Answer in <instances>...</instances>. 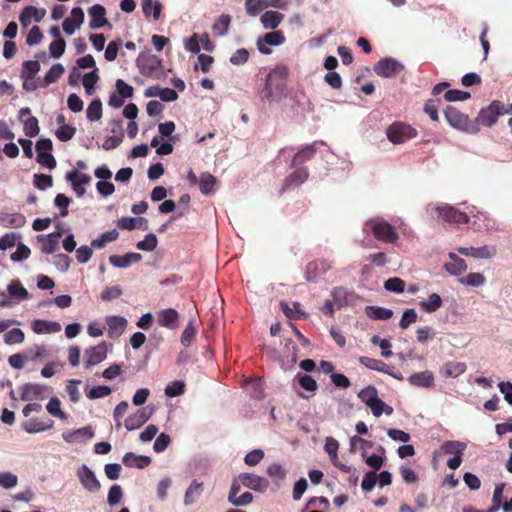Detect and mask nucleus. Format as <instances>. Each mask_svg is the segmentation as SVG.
<instances>
[{"label":"nucleus","instance_id":"nucleus-63","mask_svg":"<svg viewBox=\"0 0 512 512\" xmlns=\"http://www.w3.org/2000/svg\"><path fill=\"white\" fill-rule=\"evenodd\" d=\"M195 335H196V328L193 324V321H190L185 329L183 330L182 332V335H181V343L183 346L185 347H188L192 341L194 340L195 338Z\"/></svg>","mask_w":512,"mask_h":512},{"label":"nucleus","instance_id":"nucleus-62","mask_svg":"<svg viewBox=\"0 0 512 512\" xmlns=\"http://www.w3.org/2000/svg\"><path fill=\"white\" fill-rule=\"evenodd\" d=\"M280 306H281L283 313L289 319H299L303 315L301 313L300 304L298 302L293 303V308H291L287 302H281Z\"/></svg>","mask_w":512,"mask_h":512},{"label":"nucleus","instance_id":"nucleus-12","mask_svg":"<svg viewBox=\"0 0 512 512\" xmlns=\"http://www.w3.org/2000/svg\"><path fill=\"white\" fill-rule=\"evenodd\" d=\"M439 217L451 224H467L469 222V217L465 212H461L456 210L452 206H443L438 209Z\"/></svg>","mask_w":512,"mask_h":512},{"label":"nucleus","instance_id":"nucleus-40","mask_svg":"<svg viewBox=\"0 0 512 512\" xmlns=\"http://www.w3.org/2000/svg\"><path fill=\"white\" fill-rule=\"evenodd\" d=\"M216 183H217L216 177H214L210 173H203L200 176L198 184H199L200 191L202 192V194L210 195L211 193H213V188L216 185Z\"/></svg>","mask_w":512,"mask_h":512},{"label":"nucleus","instance_id":"nucleus-21","mask_svg":"<svg viewBox=\"0 0 512 512\" xmlns=\"http://www.w3.org/2000/svg\"><path fill=\"white\" fill-rule=\"evenodd\" d=\"M108 325V336L110 338L119 337L127 326V320L122 316H109L106 319Z\"/></svg>","mask_w":512,"mask_h":512},{"label":"nucleus","instance_id":"nucleus-55","mask_svg":"<svg viewBox=\"0 0 512 512\" xmlns=\"http://www.w3.org/2000/svg\"><path fill=\"white\" fill-rule=\"evenodd\" d=\"M138 223H147V219L143 217H122L118 220L117 225L123 230H133L137 227Z\"/></svg>","mask_w":512,"mask_h":512},{"label":"nucleus","instance_id":"nucleus-34","mask_svg":"<svg viewBox=\"0 0 512 512\" xmlns=\"http://www.w3.org/2000/svg\"><path fill=\"white\" fill-rule=\"evenodd\" d=\"M231 23V17L228 14H222L212 25V31L214 36H224L229 29Z\"/></svg>","mask_w":512,"mask_h":512},{"label":"nucleus","instance_id":"nucleus-11","mask_svg":"<svg viewBox=\"0 0 512 512\" xmlns=\"http://www.w3.org/2000/svg\"><path fill=\"white\" fill-rule=\"evenodd\" d=\"M77 477L83 487L89 492H98L101 488L99 480L96 478L95 473L86 465H83L77 471Z\"/></svg>","mask_w":512,"mask_h":512},{"label":"nucleus","instance_id":"nucleus-22","mask_svg":"<svg viewBox=\"0 0 512 512\" xmlns=\"http://www.w3.org/2000/svg\"><path fill=\"white\" fill-rule=\"evenodd\" d=\"M142 259L141 254L129 252L124 254L123 256L111 255L109 257V262L111 265L117 268H127L132 263H137Z\"/></svg>","mask_w":512,"mask_h":512},{"label":"nucleus","instance_id":"nucleus-37","mask_svg":"<svg viewBox=\"0 0 512 512\" xmlns=\"http://www.w3.org/2000/svg\"><path fill=\"white\" fill-rule=\"evenodd\" d=\"M119 237V233L116 229H112L100 235L97 239L92 240L91 247L101 249L106 246L107 243L116 241Z\"/></svg>","mask_w":512,"mask_h":512},{"label":"nucleus","instance_id":"nucleus-42","mask_svg":"<svg viewBox=\"0 0 512 512\" xmlns=\"http://www.w3.org/2000/svg\"><path fill=\"white\" fill-rule=\"evenodd\" d=\"M466 447L464 442L449 440L441 445V451L445 454H454L456 456L463 454Z\"/></svg>","mask_w":512,"mask_h":512},{"label":"nucleus","instance_id":"nucleus-38","mask_svg":"<svg viewBox=\"0 0 512 512\" xmlns=\"http://www.w3.org/2000/svg\"><path fill=\"white\" fill-rule=\"evenodd\" d=\"M419 306L422 310L427 313H433L437 311L442 306V299L439 294L432 293L429 295L428 299L425 301H421Z\"/></svg>","mask_w":512,"mask_h":512},{"label":"nucleus","instance_id":"nucleus-24","mask_svg":"<svg viewBox=\"0 0 512 512\" xmlns=\"http://www.w3.org/2000/svg\"><path fill=\"white\" fill-rule=\"evenodd\" d=\"M61 232H53L48 235L37 236L38 241L42 242L41 251L45 254L54 253L57 250Z\"/></svg>","mask_w":512,"mask_h":512},{"label":"nucleus","instance_id":"nucleus-35","mask_svg":"<svg viewBox=\"0 0 512 512\" xmlns=\"http://www.w3.org/2000/svg\"><path fill=\"white\" fill-rule=\"evenodd\" d=\"M366 314L374 320H388L393 316V311L379 306H367Z\"/></svg>","mask_w":512,"mask_h":512},{"label":"nucleus","instance_id":"nucleus-28","mask_svg":"<svg viewBox=\"0 0 512 512\" xmlns=\"http://www.w3.org/2000/svg\"><path fill=\"white\" fill-rule=\"evenodd\" d=\"M32 329L37 334L59 332L61 325L58 322L36 319L32 323Z\"/></svg>","mask_w":512,"mask_h":512},{"label":"nucleus","instance_id":"nucleus-56","mask_svg":"<svg viewBox=\"0 0 512 512\" xmlns=\"http://www.w3.org/2000/svg\"><path fill=\"white\" fill-rule=\"evenodd\" d=\"M157 244H158V239H157L156 235L153 233H150L145 236L144 240L139 241L136 244V247L139 250L151 252L157 247Z\"/></svg>","mask_w":512,"mask_h":512},{"label":"nucleus","instance_id":"nucleus-52","mask_svg":"<svg viewBox=\"0 0 512 512\" xmlns=\"http://www.w3.org/2000/svg\"><path fill=\"white\" fill-rule=\"evenodd\" d=\"M23 130L26 136L35 137L39 134V122L35 116H30L23 121Z\"/></svg>","mask_w":512,"mask_h":512},{"label":"nucleus","instance_id":"nucleus-30","mask_svg":"<svg viewBox=\"0 0 512 512\" xmlns=\"http://www.w3.org/2000/svg\"><path fill=\"white\" fill-rule=\"evenodd\" d=\"M317 152L316 143L310 144L299 150L292 160V166H297L312 159Z\"/></svg>","mask_w":512,"mask_h":512},{"label":"nucleus","instance_id":"nucleus-13","mask_svg":"<svg viewBox=\"0 0 512 512\" xmlns=\"http://www.w3.org/2000/svg\"><path fill=\"white\" fill-rule=\"evenodd\" d=\"M330 268L331 264L327 260L319 259L311 261L306 266L305 278L309 282H314Z\"/></svg>","mask_w":512,"mask_h":512},{"label":"nucleus","instance_id":"nucleus-5","mask_svg":"<svg viewBox=\"0 0 512 512\" xmlns=\"http://www.w3.org/2000/svg\"><path fill=\"white\" fill-rule=\"evenodd\" d=\"M386 135L391 143L403 144L406 141L415 138L418 135V132L410 124L396 121L388 126Z\"/></svg>","mask_w":512,"mask_h":512},{"label":"nucleus","instance_id":"nucleus-43","mask_svg":"<svg viewBox=\"0 0 512 512\" xmlns=\"http://www.w3.org/2000/svg\"><path fill=\"white\" fill-rule=\"evenodd\" d=\"M372 414L375 417H380L383 413L387 415H391L393 413V408L387 405L384 401H382L379 397H377L374 401L367 405Z\"/></svg>","mask_w":512,"mask_h":512},{"label":"nucleus","instance_id":"nucleus-26","mask_svg":"<svg viewBox=\"0 0 512 512\" xmlns=\"http://www.w3.org/2000/svg\"><path fill=\"white\" fill-rule=\"evenodd\" d=\"M123 464L127 467H136L144 469L151 463V458L144 455H136L133 452H127L123 459Z\"/></svg>","mask_w":512,"mask_h":512},{"label":"nucleus","instance_id":"nucleus-15","mask_svg":"<svg viewBox=\"0 0 512 512\" xmlns=\"http://www.w3.org/2000/svg\"><path fill=\"white\" fill-rule=\"evenodd\" d=\"M157 321L160 326L174 330L179 326V313L173 308L161 310Z\"/></svg>","mask_w":512,"mask_h":512},{"label":"nucleus","instance_id":"nucleus-2","mask_svg":"<svg viewBox=\"0 0 512 512\" xmlns=\"http://www.w3.org/2000/svg\"><path fill=\"white\" fill-rule=\"evenodd\" d=\"M444 116L453 128L462 132L475 134L480 129V127L477 126V123L473 122L468 115L461 112L455 106L448 105L444 109Z\"/></svg>","mask_w":512,"mask_h":512},{"label":"nucleus","instance_id":"nucleus-9","mask_svg":"<svg viewBox=\"0 0 512 512\" xmlns=\"http://www.w3.org/2000/svg\"><path fill=\"white\" fill-rule=\"evenodd\" d=\"M107 352L108 345L104 341L96 346L87 348L84 352V367L89 369L101 363L106 359Z\"/></svg>","mask_w":512,"mask_h":512},{"label":"nucleus","instance_id":"nucleus-25","mask_svg":"<svg viewBox=\"0 0 512 512\" xmlns=\"http://www.w3.org/2000/svg\"><path fill=\"white\" fill-rule=\"evenodd\" d=\"M408 381L413 386L429 388L434 385V376L431 371L426 370L410 375Z\"/></svg>","mask_w":512,"mask_h":512},{"label":"nucleus","instance_id":"nucleus-6","mask_svg":"<svg viewBox=\"0 0 512 512\" xmlns=\"http://www.w3.org/2000/svg\"><path fill=\"white\" fill-rule=\"evenodd\" d=\"M140 73L149 78L159 79L162 74V59L149 53H140L136 60Z\"/></svg>","mask_w":512,"mask_h":512},{"label":"nucleus","instance_id":"nucleus-19","mask_svg":"<svg viewBox=\"0 0 512 512\" xmlns=\"http://www.w3.org/2000/svg\"><path fill=\"white\" fill-rule=\"evenodd\" d=\"M88 13L91 17L90 28L99 29L107 24L106 9L100 4H95L88 9Z\"/></svg>","mask_w":512,"mask_h":512},{"label":"nucleus","instance_id":"nucleus-59","mask_svg":"<svg viewBox=\"0 0 512 512\" xmlns=\"http://www.w3.org/2000/svg\"><path fill=\"white\" fill-rule=\"evenodd\" d=\"M75 133H76L75 127L68 125V124H63L56 130L55 135L60 141L66 142V141H69L70 139H72L74 137Z\"/></svg>","mask_w":512,"mask_h":512},{"label":"nucleus","instance_id":"nucleus-58","mask_svg":"<svg viewBox=\"0 0 512 512\" xmlns=\"http://www.w3.org/2000/svg\"><path fill=\"white\" fill-rule=\"evenodd\" d=\"M378 397V391L377 389L369 385L358 393V398L365 403L366 405L370 404L372 401H374Z\"/></svg>","mask_w":512,"mask_h":512},{"label":"nucleus","instance_id":"nucleus-64","mask_svg":"<svg viewBox=\"0 0 512 512\" xmlns=\"http://www.w3.org/2000/svg\"><path fill=\"white\" fill-rule=\"evenodd\" d=\"M267 475L275 481H283L286 477V470L278 463H274L267 468Z\"/></svg>","mask_w":512,"mask_h":512},{"label":"nucleus","instance_id":"nucleus-57","mask_svg":"<svg viewBox=\"0 0 512 512\" xmlns=\"http://www.w3.org/2000/svg\"><path fill=\"white\" fill-rule=\"evenodd\" d=\"M24 339V332L19 328H13L4 335V342L8 345L20 344Z\"/></svg>","mask_w":512,"mask_h":512},{"label":"nucleus","instance_id":"nucleus-47","mask_svg":"<svg viewBox=\"0 0 512 512\" xmlns=\"http://www.w3.org/2000/svg\"><path fill=\"white\" fill-rule=\"evenodd\" d=\"M46 409L48 413L61 420H66L68 418L67 413L61 410V402L57 397H52L49 400L48 404L46 405Z\"/></svg>","mask_w":512,"mask_h":512},{"label":"nucleus","instance_id":"nucleus-29","mask_svg":"<svg viewBox=\"0 0 512 512\" xmlns=\"http://www.w3.org/2000/svg\"><path fill=\"white\" fill-rule=\"evenodd\" d=\"M64 66L60 63L53 64L49 71L44 76L43 80L40 81L41 87H47L50 84L57 82L64 74Z\"/></svg>","mask_w":512,"mask_h":512},{"label":"nucleus","instance_id":"nucleus-36","mask_svg":"<svg viewBox=\"0 0 512 512\" xmlns=\"http://www.w3.org/2000/svg\"><path fill=\"white\" fill-rule=\"evenodd\" d=\"M40 67L41 66L38 60L24 61L22 64L20 77L22 79H35V76L39 72Z\"/></svg>","mask_w":512,"mask_h":512},{"label":"nucleus","instance_id":"nucleus-1","mask_svg":"<svg viewBox=\"0 0 512 512\" xmlns=\"http://www.w3.org/2000/svg\"><path fill=\"white\" fill-rule=\"evenodd\" d=\"M364 231H369L376 240L393 244L399 239L395 228L382 218H372L365 222Z\"/></svg>","mask_w":512,"mask_h":512},{"label":"nucleus","instance_id":"nucleus-44","mask_svg":"<svg viewBox=\"0 0 512 512\" xmlns=\"http://www.w3.org/2000/svg\"><path fill=\"white\" fill-rule=\"evenodd\" d=\"M308 178V171L305 168H299L292 172L285 180L286 186H298L304 183Z\"/></svg>","mask_w":512,"mask_h":512},{"label":"nucleus","instance_id":"nucleus-14","mask_svg":"<svg viewBox=\"0 0 512 512\" xmlns=\"http://www.w3.org/2000/svg\"><path fill=\"white\" fill-rule=\"evenodd\" d=\"M84 21V12L82 8L75 7L71 11V16L63 21V30L66 34L72 35L77 28L81 26Z\"/></svg>","mask_w":512,"mask_h":512},{"label":"nucleus","instance_id":"nucleus-50","mask_svg":"<svg viewBox=\"0 0 512 512\" xmlns=\"http://www.w3.org/2000/svg\"><path fill=\"white\" fill-rule=\"evenodd\" d=\"M98 80H99L98 68H95L93 71L86 73L83 76V86H84L85 92L88 95L93 94L95 84L98 82Z\"/></svg>","mask_w":512,"mask_h":512},{"label":"nucleus","instance_id":"nucleus-41","mask_svg":"<svg viewBox=\"0 0 512 512\" xmlns=\"http://www.w3.org/2000/svg\"><path fill=\"white\" fill-rule=\"evenodd\" d=\"M8 293L19 299L24 300L29 297V293L27 289L21 284V282L18 279L12 280L10 284L7 287Z\"/></svg>","mask_w":512,"mask_h":512},{"label":"nucleus","instance_id":"nucleus-3","mask_svg":"<svg viewBox=\"0 0 512 512\" xmlns=\"http://www.w3.org/2000/svg\"><path fill=\"white\" fill-rule=\"evenodd\" d=\"M288 76V66L283 64L275 66L266 77L265 86L261 92L262 97L268 99L273 95L274 90L282 91Z\"/></svg>","mask_w":512,"mask_h":512},{"label":"nucleus","instance_id":"nucleus-51","mask_svg":"<svg viewBox=\"0 0 512 512\" xmlns=\"http://www.w3.org/2000/svg\"><path fill=\"white\" fill-rule=\"evenodd\" d=\"M65 179L71 183L72 189L78 197H82L85 194L84 186L78 181V170L67 172Z\"/></svg>","mask_w":512,"mask_h":512},{"label":"nucleus","instance_id":"nucleus-23","mask_svg":"<svg viewBox=\"0 0 512 512\" xmlns=\"http://www.w3.org/2000/svg\"><path fill=\"white\" fill-rule=\"evenodd\" d=\"M150 414L146 412V409H138L135 413L125 419L124 425L127 430L132 431L140 428L144 423L148 421Z\"/></svg>","mask_w":512,"mask_h":512},{"label":"nucleus","instance_id":"nucleus-8","mask_svg":"<svg viewBox=\"0 0 512 512\" xmlns=\"http://www.w3.org/2000/svg\"><path fill=\"white\" fill-rule=\"evenodd\" d=\"M286 41V37L281 30L266 33L263 37L258 38L256 42L257 49L261 54L269 55L272 50L268 46L282 45Z\"/></svg>","mask_w":512,"mask_h":512},{"label":"nucleus","instance_id":"nucleus-39","mask_svg":"<svg viewBox=\"0 0 512 512\" xmlns=\"http://www.w3.org/2000/svg\"><path fill=\"white\" fill-rule=\"evenodd\" d=\"M142 10L146 17H149L152 13L153 19L158 20L162 11V5L158 1L154 2L153 0H143Z\"/></svg>","mask_w":512,"mask_h":512},{"label":"nucleus","instance_id":"nucleus-54","mask_svg":"<svg viewBox=\"0 0 512 512\" xmlns=\"http://www.w3.org/2000/svg\"><path fill=\"white\" fill-rule=\"evenodd\" d=\"M245 8L248 15L255 17L267 8L265 0H246Z\"/></svg>","mask_w":512,"mask_h":512},{"label":"nucleus","instance_id":"nucleus-17","mask_svg":"<svg viewBox=\"0 0 512 512\" xmlns=\"http://www.w3.org/2000/svg\"><path fill=\"white\" fill-rule=\"evenodd\" d=\"M458 252L464 256H471L478 259H488L496 254V249L491 246L482 247H459Z\"/></svg>","mask_w":512,"mask_h":512},{"label":"nucleus","instance_id":"nucleus-48","mask_svg":"<svg viewBox=\"0 0 512 512\" xmlns=\"http://www.w3.org/2000/svg\"><path fill=\"white\" fill-rule=\"evenodd\" d=\"M42 393V388L37 384H25L21 387V400L27 401L34 397H38Z\"/></svg>","mask_w":512,"mask_h":512},{"label":"nucleus","instance_id":"nucleus-27","mask_svg":"<svg viewBox=\"0 0 512 512\" xmlns=\"http://www.w3.org/2000/svg\"><path fill=\"white\" fill-rule=\"evenodd\" d=\"M284 19V15L277 11H266L261 17L260 21L265 29H276Z\"/></svg>","mask_w":512,"mask_h":512},{"label":"nucleus","instance_id":"nucleus-16","mask_svg":"<svg viewBox=\"0 0 512 512\" xmlns=\"http://www.w3.org/2000/svg\"><path fill=\"white\" fill-rule=\"evenodd\" d=\"M46 15V10L44 8H36L34 6L25 7L19 16V21L22 26L27 27L31 23V19L33 18L36 22H41L42 19Z\"/></svg>","mask_w":512,"mask_h":512},{"label":"nucleus","instance_id":"nucleus-49","mask_svg":"<svg viewBox=\"0 0 512 512\" xmlns=\"http://www.w3.org/2000/svg\"><path fill=\"white\" fill-rule=\"evenodd\" d=\"M486 281V278L483 274L473 272L469 273L467 276L459 279V282L462 285L465 286H471V287H479L482 286Z\"/></svg>","mask_w":512,"mask_h":512},{"label":"nucleus","instance_id":"nucleus-60","mask_svg":"<svg viewBox=\"0 0 512 512\" xmlns=\"http://www.w3.org/2000/svg\"><path fill=\"white\" fill-rule=\"evenodd\" d=\"M299 385L306 391L315 392L318 388L317 382L311 376L306 374H298L296 376Z\"/></svg>","mask_w":512,"mask_h":512},{"label":"nucleus","instance_id":"nucleus-7","mask_svg":"<svg viewBox=\"0 0 512 512\" xmlns=\"http://www.w3.org/2000/svg\"><path fill=\"white\" fill-rule=\"evenodd\" d=\"M403 70V64L391 57L382 58L374 65V72L384 78L394 77Z\"/></svg>","mask_w":512,"mask_h":512},{"label":"nucleus","instance_id":"nucleus-33","mask_svg":"<svg viewBox=\"0 0 512 512\" xmlns=\"http://www.w3.org/2000/svg\"><path fill=\"white\" fill-rule=\"evenodd\" d=\"M94 435L90 427H83L69 434H64L63 438L66 442H79L92 438Z\"/></svg>","mask_w":512,"mask_h":512},{"label":"nucleus","instance_id":"nucleus-31","mask_svg":"<svg viewBox=\"0 0 512 512\" xmlns=\"http://www.w3.org/2000/svg\"><path fill=\"white\" fill-rule=\"evenodd\" d=\"M466 364L458 361H450L442 367V373L446 377H458L466 371Z\"/></svg>","mask_w":512,"mask_h":512},{"label":"nucleus","instance_id":"nucleus-53","mask_svg":"<svg viewBox=\"0 0 512 512\" xmlns=\"http://www.w3.org/2000/svg\"><path fill=\"white\" fill-rule=\"evenodd\" d=\"M360 364L364 365L366 368L374 370V371H386V363L381 360L373 359L366 356H360L358 358Z\"/></svg>","mask_w":512,"mask_h":512},{"label":"nucleus","instance_id":"nucleus-32","mask_svg":"<svg viewBox=\"0 0 512 512\" xmlns=\"http://www.w3.org/2000/svg\"><path fill=\"white\" fill-rule=\"evenodd\" d=\"M203 492V483L198 482L197 480L192 481L190 486L187 488L185 492L184 503L185 505L193 504L202 494Z\"/></svg>","mask_w":512,"mask_h":512},{"label":"nucleus","instance_id":"nucleus-20","mask_svg":"<svg viewBox=\"0 0 512 512\" xmlns=\"http://www.w3.org/2000/svg\"><path fill=\"white\" fill-rule=\"evenodd\" d=\"M448 258L450 261L444 264V268L449 274L459 276L467 270L466 261L457 254L450 252Z\"/></svg>","mask_w":512,"mask_h":512},{"label":"nucleus","instance_id":"nucleus-10","mask_svg":"<svg viewBox=\"0 0 512 512\" xmlns=\"http://www.w3.org/2000/svg\"><path fill=\"white\" fill-rule=\"evenodd\" d=\"M241 484L256 492H265L269 487V481L262 476L253 473L239 474Z\"/></svg>","mask_w":512,"mask_h":512},{"label":"nucleus","instance_id":"nucleus-18","mask_svg":"<svg viewBox=\"0 0 512 512\" xmlns=\"http://www.w3.org/2000/svg\"><path fill=\"white\" fill-rule=\"evenodd\" d=\"M53 425L54 421L51 419H48L47 421H42L38 418H31L27 421L22 422L21 427L25 432L33 434L49 430L53 428Z\"/></svg>","mask_w":512,"mask_h":512},{"label":"nucleus","instance_id":"nucleus-61","mask_svg":"<svg viewBox=\"0 0 512 512\" xmlns=\"http://www.w3.org/2000/svg\"><path fill=\"white\" fill-rule=\"evenodd\" d=\"M384 288L395 293H403L405 290V282L401 278L393 277L384 282Z\"/></svg>","mask_w":512,"mask_h":512},{"label":"nucleus","instance_id":"nucleus-46","mask_svg":"<svg viewBox=\"0 0 512 512\" xmlns=\"http://www.w3.org/2000/svg\"><path fill=\"white\" fill-rule=\"evenodd\" d=\"M86 117L90 121H98L102 117V102L100 99H94L88 105Z\"/></svg>","mask_w":512,"mask_h":512},{"label":"nucleus","instance_id":"nucleus-4","mask_svg":"<svg viewBox=\"0 0 512 512\" xmlns=\"http://www.w3.org/2000/svg\"><path fill=\"white\" fill-rule=\"evenodd\" d=\"M508 111L504 103L499 100H494L487 107L479 111L473 122L477 123L478 127L480 125L491 127L497 122L499 116L508 114Z\"/></svg>","mask_w":512,"mask_h":512},{"label":"nucleus","instance_id":"nucleus-45","mask_svg":"<svg viewBox=\"0 0 512 512\" xmlns=\"http://www.w3.org/2000/svg\"><path fill=\"white\" fill-rule=\"evenodd\" d=\"M1 221L6 226H11V227H14V228H20V227L25 225L26 218L21 213H9V214H5L4 216H2L1 217Z\"/></svg>","mask_w":512,"mask_h":512}]
</instances>
